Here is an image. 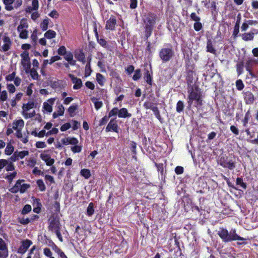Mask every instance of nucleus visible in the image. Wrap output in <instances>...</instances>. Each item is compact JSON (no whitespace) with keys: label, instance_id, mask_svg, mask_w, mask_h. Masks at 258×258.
Segmentation results:
<instances>
[{"label":"nucleus","instance_id":"de8ad7c7","mask_svg":"<svg viewBox=\"0 0 258 258\" xmlns=\"http://www.w3.org/2000/svg\"><path fill=\"white\" fill-rule=\"evenodd\" d=\"M30 187V185L29 184L23 183L21 187L18 188V191H20V193L23 194L25 192L27 189H28Z\"/></svg>","mask_w":258,"mask_h":258},{"label":"nucleus","instance_id":"1a4fd4ad","mask_svg":"<svg viewBox=\"0 0 258 258\" xmlns=\"http://www.w3.org/2000/svg\"><path fill=\"white\" fill-rule=\"evenodd\" d=\"M194 66H187L186 68V80L189 83H192L194 80V76H196Z\"/></svg>","mask_w":258,"mask_h":258},{"label":"nucleus","instance_id":"13d9d810","mask_svg":"<svg viewBox=\"0 0 258 258\" xmlns=\"http://www.w3.org/2000/svg\"><path fill=\"white\" fill-rule=\"evenodd\" d=\"M223 179L226 181L228 186L230 187H232L233 189H237V188L234 186V185L230 182L229 179L225 176V175H222Z\"/></svg>","mask_w":258,"mask_h":258},{"label":"nucleus","instance_id":"6e6552de","mask_svg":"<svg viewBox=\"0 0 258 258\" xmlns=\"http://www.w3.org/2000/svg\"><path fill=\"white\" fill-rule=\"evenodd\" d=\"M105 131L106 132H114L117 133H118V126L115 118L110 119L105 128Z\"/></svg>","mask_w":258,"mask_h":258},{"label":"nucleus","instance_id":"a211bd4d","mask_svg":"<svg viewBox=\"0 0 258 258\" xmlns=\"http://www.w3.org/2000/svg\"><path fill=\"white\" fill-rule=\"evenodd\" d=\"M25 180L24 179H18L15 184L10 188L9 190L13 194L17 193L18 192V188L21 187V185H22V183Z\"/></svg>","mask_w":258,"mask_h":258},{"label":"nucleus","instance_id":"09e8293b","mask_svg":"<svg viewBox=\"0 0 258 258\" xmlns=\"http://www.w3.org/2000/svg\"><path fill=\"white\" fill-rule=\"evenodd\" d=\"M152 111L153 112L155 116L158 119V120H159L160 121V122L162 123V118L161 116L160 113V111H159V110L158 107L154 108V109H153L152 110Z\"/></svg>","mask_w":258,"mask_h":258},{"label":"nucleus","instance_id":"f704fd0d","mask_svg":"<svg viewBox=\"0 0 258 258\" xmlns=\"http://www.w3.org/2000/svg\"><path fill=\"white\" fill-rule=\"evenodd\" d=\"M254 37L253 33H245L242 35V38L244 41L252 40Z\"/></svg>","mask_w":258,"mask_h":258},{"label":"nucleus","instance_id":"2eb2a0df","mask_svg":"<svg viewBox=\"0 0 258 258\" xmlns=\"http://www.w3.org/2000/svg\"><path fill=\"white\" fill-rule=\"evenodd\" d=\"M206 73L203 74L205 77H213L217 73V70L214 68V66H205Z\"/></svg>","mask_w":258,"mask_h":258},{"label":"nucleus","instance_id":"4d7b16f0","mask_svg":"<svg viewBox=\"0 0 258 258\" xmlns=\"http://www.w3.org/2000/svg\"><path fill=\"white\" fill-rule=\"evenodd\" d=\"M0 250L8 251L6 243L2 238H0Z\"/></svg>","mask_w":258,"mask_h":258},{"label":"nucleus","instance_id":"680f3d73","mask_svg":"<svg viewBox=\"0 0 258 258\" xmlns=\"http://www.w3.org/2000/svg\"><path fill=\"white\" fill-rule=\"evenodd\" d=\"M174 171L176 174H181L184 172V168L182 166H177L175 168Z\"/></svg>","mask_w":258,"mask_h":258},{"label":"nucleus","instance_id":"dca6fc26","mask_svg":"<svg viewBox=\"0 0 258 258\" xmlns=\"http://www.w3.org/2000/svg\"><path fill=\"white\" fill-rule=\"evenodd\" d=\"M16 133V137L19 138L21 139V141L24 143L26 144L28 142V135L29 134V131H27V135L23 138L22 133L21 131V129H17Z\"/></svg>","mask_w":258,"mask_h":258},{"label":"nucleus","instance_id":"bb28decb","mask_svg":"<svg viewBox=\"0 0 258 258\" xmlns=\"http://www.w3.org/2000/svg\"><path fill=\"white\" fill-rule=\"evenodd\" d=\"M75 57L80 61L84 63L85 62V55L82 51H77L75 54Z\"/></svg>","mask_w":258,"mask_h":258},{"label":"nucleus","instance_id":"ea45409f","mask_svg":"<svg viewBox=\"0 0 258 258\" xmlns=\"http://www.w3.org/2000/svg\"><path fill=\"white\" fill-rule=\"evenodd\" d=\"M49 19L48 18H45L40 24V28L43 31H46L48 28Z\"/></svg>","mask_w":258,"mask_h":258},{"label":"nucleus","instance_id":"0eeeda50","mask_svg":"<svg viewBox=\"0 0 258 258\" xmlns=\"http://www.w3.org/2000/svg\"><path fill=\"white\" fill-rule=\"evenodd\" d=\"M32 244V242L31 240L26 239L23 240L22 241V244L17 250V253L21 254H24Z\"/></svg>","mask_w":258,"mask_h":258},{"label":"nucleus","instance_id":"052dcab7","mask_svg":"<svg viewBox=\"0 0 258 258\" xmlns=\"http://www.w3.org/2000/svg\"><path fill=\"white\" fill-rule=\"evenodd\" d=\"M6 170L7 171H11L15 170V165L13 162H11L9 163L8 162V164L6 166Z\"/></svg>","mask_w":258,"mask_h":258},{"label":"nucleus","instance_id":"774afa93","mask_svg":"<svg viewBox=\"0 0 258 258\" xmlns=\"http://www.w3.org/2000/svg\"><path fill=\"white\" fill-rule=\"evenodd\" d=\"M43 253L46 256L48 257H49L52 255L51 251L49 248L47 247L44 248L43 249Z\"/></svg>","mask_w":258,"mask_h":258},{"label":"nucleus","instance_id":"49530a36","mask_svg":"<svg viewBox=\"0 0 258 258\" xmlns=\"http://www.w3.org/2000/svg\"><path fill=\"white\" fill-rule=\"evenodd\" d=\"M119 109L117 107L113 108L108 113V115L110 118L116 115L118 116Z\"/></svg>","mask_w":258,"mask_h":258},{"label":"nucleus","instance_id":"f3484780","mask_svg":"<svg viewBox=\"0 0 258 258\" xmlns=\"http://www.w3.org/2000/svg\"><path fill=\"white\" fill-rule=\"evenodd\" d=\"M3 39L5 44L2 46V48L4 51H7L10 49L12 42L8 36H4Z\"/></svg>","mask_w":258,"mask_h":258},{"label":"nucleus","instance_id":"c85d7f7f","mask_svg":"<svg viewBox=\"0 0 258 258\" xmlns=\"http://www.w3.org/2000/svg\"><path fill=\"white\" fill-rule=\"evenodd\" d=\"M34 103L33 101H29L26 104H24L22 106V109L23 112H26L30 109L34 108Z\"/></svg>","mask_w":258,"mask_h":258},{"label":"nucleus","instance_id":"c03bdc74","mask_svg":"<svg viewBox=\"0 0 258 258\" xmlns=\"http://www.w3.org/2000/svg\"><path fill=\"white\" fill-rule=\"evenodd\" d=\"M17 175V172L14 171L10 174L6 176L5 178L8 180L9 183H11L13 179L15 178Z\"/></svg>","mask_w":258,"mask_h":258},{"label":"nucleus","instance_id":"72a5a7b5","mask_svg":"<svg viewBox=\"0 0 258 258\" xmlns=\"http://www.w3.org/2000/svg\"><path fill=\"white\" fill-rule=\"evenodd\" d=\"M80 174L85 179H89L91 176L90 170L88 169H82L81 170Z\"/></svg>","mask_w":258,"mask_h":258},{"label":"nucleus","instance_id":"39448f33","mask_svg":"<svg viewBox=\"0 0 258 258\" xmlns=\"http://www.w3.org/2000/svg\"><path fill=\"white\" fill-rule=\"evenodd\" d=\"M174 55V51L171 46L163 48L159 52V56L161 59L164 61L170 60Z\"/></svg>","mask_w":258,"mask_h":258},{"label":"nucleus","instance_id":"338daca9","mask_svg":"<svg viewBox=\"0 0 258 258\" xmlns=\"http://www.w3.org/2000/svg\"><path fill=\"white\" fill-rule=\"evenodd\" d=\"M73 123V130L75 131L78 130L81 126V124L79 122L75 120H72Z\"/></svg>","mask_w":258,"mask_h":258},{"label":"nucleus","instance_id":"9b49d317","mask_svg":"<svg viewBox=\"0 0 258 258\" xmlns=\"http://www.w3.org/2000/svg\"><path fill=\"white\" fill-rule=\"evenodd\" d=\"M243 98L245 103L248 105L253 104L255 100L254 95L250 91L244 92Z\"/></svg>","mask_w":258,"mask_h":258},{"label":"nucleus","instance_id":"603ef678","mask_svg":"<svg viewBox=\"0 0 258 258\" xmlns=\"http://www.w3.org/2000/svg\"><path fill=\"white\" fill-rule=\"evenodd\" d=\"M145 38L146 40L148 39V38L151 36L152 31L153 30V28H152V27H145Z\"/></svg>","mask_w":258,"mask_h":258},{"label":"nucleus","instance_id":"69168bd1","mask_svg":"<svg viewBox=\"0 0 258 258\" xmlns=\"http://www.w3.org/2000/svg\"><path fill=\"white\" fill-rule=\"evenodd\" d=\"M71 150L74 153H80L82 151V147L81 146L75 145V146L71 148Z\"/></svg>","mask_w":258,"mask_h":258},{"label":"nucleus","instance_id":"9d476101","mask_svg":"<svg viewBox=\"0 0 258 258\" xmlns=\"http://www.w3.org/2000/svg\"><path fill=\"white\" fill-rule=\"evenodd\" d=\"M152 66H150V70L146 69L144 73V79L149 85L152 86L153 78L152 76Z\"/></svg>","mask_w":258,"mask_h":258},{"label":"nucleus","instance_id":"7ed1b4c3","mask_svg":"<svg viewBox=\"0 0 258 258\" xmlns=\"http://www.w3.org/2000/svg\"><path fill=\"white\" fill-rule=\"evenodd\" d=\"M48 221V229L49 231L54 232L58 229H61V226L60 223V219L57 213L52 214Z\"/></svg>","mask_w":258,"mask_h":258},{"label":"nucleus","instance_id":"c9c22d12","mask_svg":"<svg viewBox=\"0 0 258 258\" xmlns=\"http://www.w3.org/2000/svg\"><path fill=\"white\" fill-rule=\"evenodd\" d=\"M21 55L22 57V64H30L29 63V58L28 53L24 52Z\"/></svg>","mask_w":258,"mask_h":258},{"label":"nucleus","instance_id":"e2e57ef3","mask_svg":"<svg viewBox=\"0 0 258 258\" xmlns=\"http://www.w3.org/2000/svg\"><path fill=\"white\" fill-rule=\"evenodd\" d=\"M91 66H85V77H87L90 76L92 73V70L90 67Z\"/></svg>","mask_w":258,"mask_h":258},{"label":"nucleus","instance_id":"aec40b11","mask_svg":"<svg viewBox=\"0 0 258 258\" xmlns=\"http://www.w3.org/2000/svg\"><path fill=\"white\" fill-rule=\"evenodd\" d=\"M157 103H154L151 100H146L143 104V106L146 109H151L153 110L157 107Z\"/></svg>","mask_w":258,"mask_h":258},{"label":"nucleus","instance_id":"412c9836","mask_svg":"<svg viewBox=\"0 0 258 258\" xmlns=\"http://www.w3.org/2000/svg\"><path fill=\"white\" fill-rule=\"evenodd\" d=\"M54 98L49 99L48 101L50 103V104L46 102H44L43 103V108L48 112H51L52 111V105L53 104Z\"/></svg>","mask_w":258,"mask_h":258},{"label":"nucleus","instance_id":"a878e982","mask_svg":"<svg viewBox=\"0 0 258 258\" xmlns=\"http://www.w3.org/2000/svg\"><path fill=\"white\" fill-rule=\"evenodd\" d=\"M4 4L5 5V9L7 11H12L14 7L12 6V4L14 2V0H3Z\"/></svg>","mask_w":258,"mask_h":258},{"label":"nucleus","instance_id":"4c0bfd02","mask_svg":"<svg viewBox=\"0 0 258 258\" xmlns=\"http://www.w3.org/2000/svg\"><path fill=\"white\" fill-rule=\"evenodd\" d=\"M56 36V32L51 30L47 31L44 34V37L47 39H52Z\"/></svg>","mask_w":258,"mask_h":258},{"label":"nucleus","instance_id":"f8f14e48","mask_svg":"<svg viewBox=\"0 0 258 258\" xmlns=\"http://www.w3.org/2000/svg\"><path fill=\"white\" fill-rule=\"evenodd\" d=\"M116 25V19L113 16H111L110 18L107 21L105 28L107 30H114Z\"/></svg>","mask_w":258,"mask_h":258},{"label":"nucleus","instance_id":"423d86ee","mask_svg":"<svg viewBox=\"0 0 258 258\" xmlns=\"http://www.w3.org/2000/svg\"><path fill=\"white\" fill-rule=\"evenodd\" d=\"M143 19L145 27H150L154 28L156 20V15L153 13H148L144 15Z\"/></svg>","mask_w":258,"mask_h":258},{"label":"nucleus","instance_id":"0e129e2a","mask_svg":"<svg viewBox=\"0 0 258 258\" xmlns=\"http://www.w3.org/2000/svg\"><path fill=\"white\" fill-rule=\"evenodd\" d=\"M71 127V125L70 123L67 122V123H66L62 124L61 126L60 130L61 132H65L67 130H69Z\"/></svg>","mask_w":258,"mask_h":258},{"label":"nucleus","instance_id":"6e6d98bb","mask_svg":"<svg viewBox=\"0 0 258 258\" xmlns=\"http://www.w3.org/2000/svg\"><path fill=\"white\" fill-rule=\"evenodd\" d=\"M109 117L108 115H105L99 121V125L100 126H102L103 125L106 124L107 122L108 121V120L109 119Z\"/></svg>","mask_w":258,"mask_h":258},{"label":"nucleus","instance_id":"a19ab883","mask_svg":"<svg viewBox=\"0 0 258 258\" xmlns=\"http://www.w3.org/2000/svg\"><path fill=\"white\" fill-rule=\"evenodd\" d=\"M39 189L41 191H44L46 189V186L42 179H38L36 181Z\"/></svg>","mask_w":258,"mask_h":258},{"label":"nucleus","instance_id":"b1692460","mask_svg":"<svg viewBox=\"0 0 258 258\" xmlns=\"http://www.w3.org/2000/svg\"><path fill=\"white\" fill-rule=\"evenodd\" d=\"M207 51L214 54H216V50L213 47L212 41L211 39H208L207 42Z\"/></svg>","mask_w":258,"mask_h":258},{"label":"nucleus","instance_id":"7c9ffc66","mask_svg":"<svg viewBox=\"0 0 258 258\" xmlns=\"http://www.w3.org/2000/svg\"><path fill=\"white\" fill-rule=\"evenodd\" d=\"M236 184L237 185L240 186L243 189H246L247 188L246 183L243 181V180L241 177H237L236 178Z\"/></svg>","mask_w":258,"mask_h":258},{"label":"nucleus","instance_id":"393cba45","mask_svg":"<svg viewBox=\"0 0 258 258\" xmlns=\"http://www.w3.org/2000/svg\"><path fill=\"white\" fill-rule=\"evenodd\" d=\"M251 117L250 111L248 110L245 113L244 117L242 119L241 122L242 123L243 126L247 127L248 125V121Z\"/></svg>","mask_w":258,"mask_h":258},{"label":"nucleus","instance_id":"2f4dec72","mask_svg":"<svg viewBox=\"0 0 258 258\" xmlns=\"http://www.w3.org/2000/svg\"><path fill=\"white\" fill-rule=\"evenodd\" d=\"M14 151V147L11 143H8L5 150V153L7 155H11Z\"/></svg>","mask_w":258,"mask_h":258},{"label":"nucleus","instance_id":"473e14b6","mask_svg":"<svg viewBox=\"0 0 258 258\" xmlns=\"http://www.w3.org/2000/svg\"><path fill=\"white\" fill-rule=\"evenodd\" d=\"M184 104L183 101L179 100L176 105V110L178 113H180L183 111L184 108Z\"/></svg>","mask_w":258,"mask_h":258},{"label":"nucleus","instance_id":"4468645a","mask_svg":"<svg viewBox=\"0 0 258 258\" xmlns=\"http://www.w3.org/2000/svg\"><path fill=\"white\" fill-rule=\"evenodd\" d=\"M69 76L71 78L73 83L74 84L73 89L75 90L80 89L82 86V82L81 79L75 77L73 75L70 74Z\"/></svg>","mask_w":258,"mask_h":258},{"label":"nucleus","instance_id":"37998d69","mask_svg":"<svg viewBox=\"0 0 258 258\" xmlns=\"http://www.w3.org/2000/svg\"><path fill=\"white\" fill-rule=\"evenodd\" d=\"M77 109H78V106L77 105H73L70 106L69 107L68 111L70 116L71 117H73L74 116L75 112Z\"/></svg>","mask_w":258,"mask_h":258},{"label":"nucleus","instance_id":"ddd939ff","mask_svg":"<svg viewBox=\"0 0 258 258\" xmlns=\"http://www.w3.org/2000/svg\"><path fill=\"white\" fill-rule=\"evenodd\" d=\"M41 159L44 161L46 165L51 166L54 163V159L51 158V156L49 154H41L40 155Z\"/></svg>","mask_w":258,"mask_h":258},{"label":"nucleus","instance_id":"a18cd8bd","mask_svg":"<svg viewBox=\"0 0 258 258\" xmlns=\"http://www.w3.org/2000/svg\"><path fill=\"white\" fill-rule=\"evenodd\" d=\"M16 153L18 155V157L19 159H23L26 156H27L29 155V152L28 151L25 150V151H16Z\"/></svg>","mask_w":258,"mask_h":258},{"label":"nucleus","instance_id":"5fc2aeb1","mask_svg":"<svg viewBox=\"0 0 258 258\" xmlns=\"http://www.w3.org/2000/svg\"><path fill=\"white\" fill-rule=\"evenodd\" d=\"M32 8H29V12H31L32 10H37L38 8V0H32Z\"/></svg>","mask_w":258,"mask_h":258},{"label":"nucleus","instance_id":"e433bc0d","mask_svg":"<svg viewBox=\"0 0 258 258\" xmlns=\"http://www.w3.org/2000/svg\"><path fill=\"white\" fill-rule=\"evenodd\" d=\"M94 213V204L93 203H90L87 208V215L88 216H91Z\"/></svg>","mask_w":258,"mask_h":258},{"label":"nucleus","instance_id":"f257e3e1","mask_svg":"<svg viewBox=\"0 0 258 258\" xmlns=\"http://www.w3.org/2000/svg\"><path fill=\"white\" fill-rule=\"evenodd\" d=\"M187 102L188 107L190 108L195 102V107L198 110H201L203 105L202 92L199 87L196 84L190 85L187 88Z\"/></svg>","mask_w":258,"mask_h":258},{"label":"nucleus","instance_id":"5701e85b","mask_svg":"<svg viewBox=\"0 0 258 258\" xmlns=\"http://www.w3.org/2000/svg\"><path fill=\"white\" fill-rule=\"evenodd\" d=\"M241 20V15L239 14L237 16V21L236 24L234 26V29L233 33V35L236 37L239 33V24Z\"/></svg>","mask_w":258,"mask_h":258},{"label":"nucleus","instance_id":"79ce46f5","mask_svg":"<svg viewBox=\"0 0 258 258\" xmlns=\"http://www.w3.org/2000/svg\"><path fill=\"white\" fill-rule=\"evenodd\" d=\"M96 80L98 83L101 86L104 85L105 79L102 75L98 73L96 75Z\"/></svg>","mask_w":258,"mask_h":258},{"label":"nucleus","instance_id":"bf43d9fd","mask_svg":"<svg viewBox=\"0 0 258 258\" xmlns=\"http://www.w3.org/2000/svg\"><path fill=\"white\" fill-rule=\"evenodd\" d=\"M158 171L162 175L164 174V165L163 163L156 164Z\"/></svg>","mask_w":258,"mask_h":258},{"label":"nucleus","instance_id":"4be33fe9","mask_svg":"<svg viewBox=\"0 0 258 258\" xmlns=\"http://www.w3.org/2000/svg\"><path fill=\"white\" fill-rule=\"evenodd\" d=\"M62 81L61 80L51 81L50 82V87L54 89H61L62 87Z\"/></svg>","mask_w":258,"mask_h":258},{"label":"nucleus","instance_id":"3c124183","mask_svg":"<svg viewBox=\"0 0 258 258\" xmlns=\"http://www.w3.org/2000/svg\"><path fill=\"white\" fill-rule=\"evenodd\" d=\"M141 71L140 69H137L135 72V74L133 77V79L134 81H138L141 78Z\"/></svg>","mask_w":258,"mask_h":258},{"label":"nucleus","instance_id":"6ab92c4d","mask_svg":"<svg viewBox=\"0 0 258 258\" xmlns=\"http://www.w3.org/2000/svg\"><path fill=\"white\" fill-rule=\"evenodd\" d=\"M132 114L128 112V110L126 108L123 107L119 109V118H130Z\"/></svg>","mask_w":258,"mask_h":258},{"label":"nucleus","instance_id":"20e7f679","mask_svg":"<svg viewBox=\"0 0 258 258\" xmlns=\"http://www.w3.org/2000/svg\"><path fill=\"white\" fill-rule=\"evenodd\" d=\"M218 163L222 167L230 170H234L236 167V162L232 159H229L226 156L221 157Z\"/></svg>","mask_w":258,"mask_h":258},{"label":"nucleus","instance_id":"c756f323","mask_svg":"<svg viewBox=\"0 0 258 258\" xmlns=\"http://www.w3.org/2000/svg\"><path fill=\"white\" fill-rule=\"evenodd\" d=\"M91 100L94 104L95 109L98 110L101 108L103 106V103L101 101H99L98 99L95 97L91 98Z\"/></svg>","mask_w":258,"mask_h":258},{"label":"nucleus","instance_id":"58836bf2","mask_svg":"<svg viewBox=\"0 0 258 258\" xmlns=\"http://www.w3.org/2000/svg\"><path fill=\"white\" fill-rule=\"evenodd\" d=\"M15 125L13 126V129H21V127H23L24 125V121L23 119H19L17 120L15 123Z\"/></svg>","mask_w":258,"mask_h":258},{"label":"nucleus","instance_id":"864d4df0","mask_svg":"<svg viewBox=\"0 0 258 258\" xmlns=\"http://www.w3.org/2000/svg\"><path fill=\"white\" fill-rule=\"evenodd\" d=\"M236 86L237 89L239 91L242 90L244 87V84L243 83V82L242 81V80L240 79L236 81Z\"/></svg>","mask_w":258,"mask_h":258},{"label":"nucleus","instance_id":"cd10ccee","mask_svg":"<svg viewBox=\"0 0 258 258\" xmlns=\"http://www.w3.org/2000/svg\"><path fill=\"white\" fill-rule=\"evenodd\" d=\"M63 56L65 59L67 60L70 64H75V60L73 59V55L71 52L67 51Z\"/></svg>","mask_w":258,"mask_h":258},{"label":"nucleus","instance_id":"8fccbe9b","mask_svg":"<svg viewBox=\"0 0 258 258\" xmlns=\"http://www.w3.org/2000/svg\"><path fill=\"white\" fill-rule=\"evenodd\" d=\"M32 210L31 205L27 204L24 206L21 212V214L25 215L29 213Z\"/></svg>","mask_w":258,"mask_h":258},{"label":"nucleus","instance_id":"f03ea898","mask_svg":"<svg viewBox=\"0 0 258 258\" xmlns=\"http://www.w3.org/2000/svg\"><path fill=\"white\" fill-rule=\"evenodd\" d=\"M217 234L225 243L238 240L236 244L238 246L247 244L246 241L247 239L242 237L236 233L235 229H231L229 232L228 230L223 227H220L217 231Z\"/></svg>","mask_w":258,"mask_h":258}]
</instances>
